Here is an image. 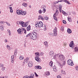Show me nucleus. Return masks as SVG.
Segmentation results:
<instances>
[{
	"instance_id": "f257e3e1",
	"label": "nucleus",
	"mask_w": 78,
	"mask_h": 78,
	"mask_svg": "<svg viewBox=\"0 0 78 78\" xmlns=\"http://www.w3.org/2000/svg\"><path fill=\"white\" fill-rule=\"evenodd\" d=\"M56 9H58V10H59L60 12H62V14H63L64 16H66L67 13H66V12L63 10H62L61 11V10H62V5H57L56 6Z\"/></svg>"
},
{
	"instance_id": "f03ea898",
	"label": "nucleus",
	"mask_w": 78,
	"mask_h": 78,
	"mask_svg": "<svg viewBox=\"0 0 78 78\" xmlns=\"http://www.w3.org/2000/svg\"><path fill=\"white\" fill-rule=\"evenodd\" d=\"M44 24L41 21L38 22L37 23H36L35 26L37 28H41L42 27Z\"/></svg>"
},
{
	"instance_id": "7ed1b4c3",
	"label": "nucleus",
	"mask_w": 78,
	"mask_h": 78,
	"mask_svg": "<svg viewBox=\"0 0 78 78\" xmlns=\"http://www.w3.org/2000/svg\"><path fill=\"white\" fill-rule=\"evenodd\" d=\"M16 13L18 15H23V16H25L27 14L26 11H22L20 10L19 11L17 10Z\"/></svg>"
},
{
	"instance_id": "20e7f679",
	"label": "nucleus",
	"mask_w": 78,
	"mask_h": 78,
	"mask_svg": "<svg viewBox=\"0 0 78 78\" xmlns=\"http://www.w3.org/2000/svg\"><path fill=\"white\" fill-rule=\"evenodd\" d=\"M36 57L35 58V60L37 62H41V58H39V53L37 52L35 53Z\"/></svg>"
},
{
	"instance_id": "39448f33",
	"label": "nucleus",
	"mask_w": 78,
	"mask_h": 78,
	"mask_svg": "<svg viewBox=\"0 0 78 78\" xmlns=\"http://www.w3.org/2000/svg\"><path fill=\"white\" fill-rule=\"evenodd\" d=\"M58 13H59V11L58 10H56L55 13L53 15V19H55L56 21H58V19L57 18V16L58 15Z\"/></svg>"
},
{
	"instance_id": "423d86ee",
	"label": "nucleus",
	"mask_w": 78,
	"mask_h": 78,
	"mask_svg": "<svg viewBox=\"0 0 78 78\" xmlns=\"http://www.w3.org/2000/svg\"><path fill=\"white\" fill-rule=\"evenodd\" d=\"M67 63L68 64V65H69V66H73L74 65V64H73V61L71 60V59H69L67 61Z\"/></svg>"
},
{
	"instance_id": "0eeeda50",
	"label": "nucleus",
	"mask_w": 78,
	"mask_h": 78,
	"mask_svg": "<svg viewBox=\"0 0 78 78\" xmlns=\"http://www.w3.org/2000/svg\"><path fill=\"white\" fill-rule=\"evenodd\" d=\"M21 25L23 27H27L28 24L27 23H25L23 22L22 21Z\"/></svg>"
},
{
	"instance_id": "6e6552de",
	"label": "nucleus",
	"mask_w": 78,
	"mask_h": 78,
	"mask_svg": "<svg viewBox=\"0 0 78 78\" xmlns=\"http://www.w3.org/2000/svg\"><path fill=\"white\" fill-rule=\"evenodd\" d=\"M34 74H32L30 75L29 77L28 76H24V77L23 78H34Z\"/></svg>"
},
{
	"instance_id": "1a4fd4ad",
	"label": "nucleus",
	"mask_w": 78,
	"mask_h": 78,
	"mask_svg": "<svg viewBox=\"0 0 78 78\" xmlns=\"http://www.w3.org/2000/svg\"><path fill=\"white\" fill-rule=\"evenodd\" d=\"M69 46L70 47L72 48H74L75 44H73V41H72L70 42V44H69Z\"/></svg>"
},
{
	"instance_id": "9d476101",
	"label": "nucleus",
	"mask_w": 78,
	"mask_h": 78,
	"mask_svg": "<svg viewBox=\"0 0 78 78\" xmlns=\"http://www.w3.org/2000/svg\"><path fill=\"white\" fill-rule=\"evenodd\" d=\"M58 58L60 60H63V59H64V55H60L59 56Z\"/></svg>"
},
{
	"instance_id": "9b49d317",
	"label": "nucleus",
	"mask_w": 78,
	"mask_h": 78,
	"mask_svg": "<svg viewBox=\"0 0 78 78\" xmlns=\"http://www.w3.org/2000/svg\"><path fill=\"white\" fill-rule=\"evenodd\" d=\"M54 34L55 36H57V28L55 27L54 30Z\"/></svg>"
},
{
	"instance_id": "f8f14e48",
	"label": "nucleus",
	"mask_w": 78,
	"mask_h": 78,
	"mask_svg": "<svg viewBox=\"0 0 78 78\" xmlns=\"http://www.w3.org/2000/svg\"><path fill=\"white\" fill-rule=\"evenodd\" d=\"M30 37L31 39H33V40H35V39H36V37H34L33 35V34H30Z\"/></svg>"
},
{
	"instance_id": "ddd939ff",
	"label": "nucleus",
	"mask_w": 78,
	"mask_h": 78,
	"mask_svg": "<svg viewBox=\"0 0 78 78\" xmlns=\"http://www.w3.org/2000/svg\"><path fill=\"white\" fill-rule=\"evenodd\" d=\"M54 54H55L54 52L53 51H51L49 53V55L51 57H52L54 56Z\"/></svg>"
},
{
	"instance_id": "4468645a",
	"label": "nucleus",
	"mask_w": 78,
	"mask_h": 78,
	"mask_svg": "<svg viewBox=\"0 0 78 78\" xmlns=\"http://www.w3.org/2000/svg\"><path fill=\"white\" fill-rule=\"evenodd\" d=\"M35 67L37 68V69H42L41 66H35Z\"/></svg>"
},
{
	"instance_id": "2eb2a0df",
	"label": "nucleus",
	"mask_w": 78,
	"mask_h": 78,
	"mask_svg": "<svg viewBox=\"0 0 78 78\" xmlns=\"http://www.w3.org/2000/svg\"><path fill=\"white\" fill-rule=\"evenodd\" d=\"M18 33V34H20V33H22V29H19L17 30Z\"/></svg>"
},
{
	"instance_id": "dca6fc26",
	"label": "nucleus",
	"mask_w": 78,
	"mask_h": 78,
	"mask_svg": "<svg viewBox=\"0 0 78 78\" xmlns=\"http://www.w3.org/2000/svg\"><path fill=\"white\" fill-rule=\"evenodd\" d=\"M44 44L46 47H48V42L47 41L44 42Z\"/></svg>"
},
{
	"instance_id": "f3484780",
	"label": "nucleus",
	"mask_w": 78,
	"mask_h": 78,
	"mask_svg": "<svg viewBox=\"0 0 78 78\" xmlns=\"http://www.w3.org/2000/svg\"><path fill=\"white\" fill-rule=\"evenodd\" d=\"M74 51L75 52H78V47H75L74 48Z\"/></svg>"
},
{
	"instance_id": "a211bd4d",
	"label": "nucleus",
	"mask_w": 78,
	"mask_h": 78,
	"mask_svg": "<svg viewBox=\"0 0 78 78\" xmlns=\"http://www.w3.org/2000/svg\"><path fill=\"white\" fill-rule=\"evenodd\" d=\"M41 19V20H44V19L43 17L42 16H39V18L38 19V20H39Z\"/></svg>"
},
{
	"instance_id": "6ab92c4d",
	"label": "nucleus",
	"mask_w": 78,
	"mask_h": 78,
	"mask_svg": "<svg viewBox=\"0 0 78 78\" xmlns=\"http://www.w3.org/2000/svg\"><path fill=\"white\" fill-rule=\"evenodd\" d=\"M28 66L30 67H31L33 66V63L31 62H30L28 64Z\"/></svg>"
},
{
	"instance_id": "aec40b11",
	"label": "nucleus",
	"mask_w": 78,
	"mask_h": 78,
	"mask_svg": "<svg viewBox=\"0 0 78 78\" xmlns=\"http://www.w3.org/2000/svg\"><path fill=\"white\" fill-rule=\"evenodd\" d=\"M28 60H29V58H25L24 59V61H25V62H26V63H27V62H28Z\"/></svg>"
},
{
	"instance_id": "412c9836",
	"label": "nucleus",
	"mask_w": 78,
	"mask_h": 78,
	"mask_svg": "<svg viewBox=\"0 0 78 78\" xmlns=\"http://www.w3.org/2000/svg\"><path fill=\"white\" fill-rule=\"evenodd\" d=\"M67 31L68 33H69V34H70V33H72V30L70 29H68Z\"/></svg>"
},
{
	"instance_id": "4be33fe9",
	"label": "nucleus",
	"mask_w": 78,
	"mask_h": 78,
	"mask_svg": "<svg viewBox=\"0 0 78 78\" xmlns=\"http://www.w3.org/2000/svg\"><path fill=\"white\" fill-rule=\"evenodd\" d=\"M17 49H16L14 53V55L15 56H16V55H17Z\"/></svg>"
},
{
	"instance_id": "5701e85b",
	"label": "nucleus",
	"mask_w": 78,
	"mask_h": 78,
	"mask_svg": "<svg viewBox=\"0 0 78 78\" xmlns=\"http://www.w3.org/2000/svg\"><path fill=\"white\" fill-rule=\"evenodd\" d=\"M0 29L1 31H3V30H4V28L2 25L0 26Z\"/></svg>"
},
{
	"instance_id": "b1692460",
	"label": "nucleus",
	"mask_w": 78,
	"mask_h": 78,
	"mask_svg": "<svg viewBox=\"0 0 78 78\" xmlns=\"http://www.w3.org/2000/svg\"><path fill=\"white\" fill-rule=\"evenodd\" d=\"M32 34H33L34 36L35 37L36 39L37 38V36H36V33L34 32Z\"/></svg>"
},
{
	"instance_id": "393cba45",
	"label": "nucleus",
	"mask_w": 78,
	"mask_h": 78,
	"mask_svg": "<svg viewBox=\"0 0 78 78\" xmlns=\"http://www.w3.org/2000/svg\"><path fill=\"white\" fill-rule=\"evenodd\" d=\"M31 30V28L30 25L27 28V31H30Z\"/></svg>"
},
{
	"instance_id": "a878e982",
	"label": "nucleus",
	"mask_w": 78,
	"mask_h": 78,
	"mask_svg": "<svg viewBox=\"0 0 78 78\" xmlns=\"http://www.w3.org/2000/svg\"><path fill=\"white\" fill-rule=\"evenodd\" d=\"M22 30H23V31H24V33L25 34H26V33H27V30H25V28H21Z\"/></svg>"
},
{
	"instance_id": "bb28decb",
	"label": "nucleus",
	"mask_w": 78,
	"mask_h": 78,
	"mask_svg": "<svg viewBox=\"0 0 78 78\" xmlns=\"http://www.w3.org/2000/svg\"><path fill=\"white\" fill-rule=\"evenodd\" d=\"M49 65L51 67H52L53 66V62L51 61L49 63Z\"/></svg>"
},
{
	"instance_id": "cd10ccee",
	"label": "nucleus",
	"mask_w": 78,
	"mask_h": 78,
	"mask_svg": "<svg viewBox=\"0 0 78 78\" xmlns=\"http://www.w3.org/2000/svg\"><path fill=\"white\" fill-rule=\"evenodd\" d=\"M45 73L46 76H49L50 75V72H47Z\"/></svg>"
},
{
	"instance_id": "c85d7f7f",
	"label": "nucleus",
	"mask_w": 78,
	"mask_h": 78,
	"mask_svg": "<svg viewBox=\"0 0 78 78\" xmlns=\"http://www.w3.org/2000/svg\"><path fill=\"white\" fill-rule=\"evenodd\" d=\"M22 5L23 6H24V7H27V5H28V4L26 3H23Z\"/></svg>"
},
{
	"instance_id": "c756f323",
	"label": "nucleus",
	"mask_w": 78,
	"mask_h": 78,
	"mask_svg": "<svg viewBox=\"0 0 78 78\" xmlns=\"http://www.w3.org/2000/svg\"><path fill=\"white\" fill-rule=\"evenodd\" d=\"M9 9H10V12H13V10H12V7H10Z\"/></svg>"
},
{
	"instance_id": "7c9ffc66",
	"label": "nucleus",
	"mask_w": 78,
	"mask_h": 78,
	"mask_svg": "<svg viewBox=\"0 0 78 78\" xmlns=\"http://www.w3.org/2000/svg\"><path fill=\"white\" fill-rule=\"evenodd\" d=\"M65 64H66V61H64L63 62L62 64L61 65V66H65Z\"/></svg>"
},
{
	"instance_id": "2f4dec72",
	"label": "nucleus",
	"mask_w": 78,
	"mask_h": 78,
	"mask_svg": "<svg viewBox=\"0 0 78 78\" xmlns=\"http://www.w3.org/2000/svg\"><path fill=\"white\" fill-rule=\"evenodd\" d=\"M22 21H17V25H21Z\"/></svg>"
},
{
	"instance_id": "473e14b6",
	"label": "nucleus",
	"mask_w": 78,
	"mask_h": 78,
	"mask_svg": "<svg viewBox=\"0 0 78 78\" xmlns=\"http://www.w3.org/2000/svg\"><path fill=\"white\" fill-rule=\"evenodd\" d=\"M24 58H23V57L22 56H20V60H22Z\"/></svg>"
},
{
	"instance_id": "72a5a7b5",
	"label": "nucleus",
	"mask_w": 78,
	"mask_h": 78,
	"mask_svg": "<svg viewBox=\"0 0 78 78\" xmlns=\"http://www.w3.org/2000/svg\"><path fill=\"white\" fill-rule=\"evenodd\" d=\"M64 2L66 3H68V4H70V2L67 0H64Z\"/></svg>"
},
{
	"instance_id": "f704fd0d",
	"label": "nucleus",
	"mask_w": 78,
	"mask_h": 78,
	"mask_svg": "<svg viewBox=\"0 0 78 78\" xmlns=\"http://www.w3.org/2000/svg\"><path fill=\"white\" fill-rule=\"evenodd\" d=\"M61 72V73H62V74H66V72H65V71L62 70Z\"/></svg>"
},
{
	"instance_id": "c9c22d12",
	"label": "nucleus",
	"mask_w": 78,
	"mask_h": 78,
	"mask_svg": "<svg viewBox=\"0 0 78 78\" xmlns=\"http://www.w3.org/2000/svg\"><path fill=\"white\" fill-rule=\"evenodd\" d=\"M1 70H2V71H5V67H3V66L1 68Z\"/></svg>"
},
{
	"instance_id": "e433bc0d",
	"label": "nucleus",
	"mask_w": 78,
	"mask_h": 78,
	"mask_svg": "<svg viewBox=\"0 0 78 78\" xmlns=\"http://www.w3.org/2000/svg\"><path fill=\"white\" fill-rule=\"evenodd\" d=\"M7 48L9 50H11V48H10V46L9 45H7Z\"/></svg>"
},
{
	"instance_id": "4c0bfd02",
	"label": "nucleus",
	"mask_w": 78,
	"mask_h": 78,
	"mask_svg": "<svg viewBox=\"0 0 78 78\" xmlns=\"http://www.w3.org/2000/svg\"><path fill=\"white\" fill-rule=\"evenodd\" d=\"M68 20L69 22H71V18L70 17H68Z\"/></svg>"
},
{
	"instance_id": "58836bf2",
	"label": "nucleus",
	"mask_w": 78,
	"mask_h": 78,
	"mask_svg": "<svg viewBox=\"0 0 78 78\" xmlns=\"http://www.w3.org/2000/svg\"><path fill=\"white\" fill-rule=\"evenodd\" d=\"M53 70L54 71V72H57V69H56V68H53Z\"/></svg>"
},
{
	"instance_id": "ea45409f",
	"label": "nucleus",
	"mask_w": 78,
	"mask_h": 78,
	"mask_svg": "<svg viewBox=\"0 0 78 78\" xmlns=\"http://www.w3.org/2000/svg\"><path fill=\"white\" fill-rule=\"evenodd\" d=\"M3 64L2 63H0V68H2L3 67Z\"/></svg>"
},
{
	"instance_id": "a19ab883",
	"label": "nucleus",
	"mask_w": 78,
	"mask_h": 78,
	"mask_svg": "<svg viewBox=\"0 0 78 78\" xmlns=\"http://www.w3.org/2000/svg\"><path fill=\"white\" fill-rule=\"evenodd\" d=\"M39 14H42V10L41 9L39 10L38 11Z\"/></svg>"
},
{
	"instance_id": "79ce46f5",
	"label": "nucleus",
	"mask_w": 78,
	"mask_h": 78,
	"mask_svg": "<svg viewBox=\"0 0 78 78\" xmlns=\"http://www.w3.org/2000/svg\"><path fill=\"white\" fill-rule=\"evenodd\" d=\"M46 11V9H44L43 10H42V12H43V13H44Z\"/></svg>"
},
{
	"instance_id": "37998d69",
	"label": "nucleus",
	"mask_w": 78,
	"mask_h": 78,
	"mask_svg": "<svg viewBox=\"0 0 78 78\" xmlns=\"http://www.w3.org/2000/svg\"><path fill=\"white\" fill-rule=\"evenodd\" d=\"M49 35L51 36H53V34L52 33H50Z\"/></svg>"
},
{
	"instance_id": "c03bdc74",
	"label": "nucleus",
	"mask_w": 78,
	"mask_h": 78,
	"mask_svg": "<svg viewBox=\"0 0 78 78\" xmlns=\"http://www.w3.org/2000/svg\"><path fill=\"white\" fill-rule=\"evenodd\" d=\"M44 27L43 30H46V26H45V25H44Z\"/></svg>"
},
{
	"instance_id": "a18cd8bd",
	"label": "nucleus",
	"mask_w": 78,
	"mask_h": 78,
	"mask_svg": "<svg viewBox=\"0 0 78 78\" xmlns=\"http://www.w3.org/2000/svg\"><path fill=\"white\" fill-rule=\"evenodd\" d=\"M63 23H64L65 24H66V21L65 20H63Z\"/></svg>"
},
{
	"instance_id": "49530a36",
	"label": "nucleus",
	"mask_w": 78,
	"mask_h": 78,
	"mask_svg": "<svg viewBox=\"0 0 78 78\" xmlns=\"http://www.w3.org/2000/svg\"><path fill=\"white\" fill-rule=\"evenodd\" d=\"M45 19L46 20H48V17L46 16L45 17Z\"/></svg>"
},
{
	"instance_id": "de8ad7c7",
	"label": "nucleus",
	"mask_w": 78,
	"mask_h": 78,
	"mask_svg": "<svg viewBox=\"0 0 78 78\" xmlns=\"http://www.w3.org/2000/svg\"><path fill=\"white\" fill-rule=\"evenodd\" d=\"M58 56V54H57L55 55L54 56V58H56V57H57V56Z\"/></svg>"
},
{
	"instance_id": "09e8293b",
	"label": "nucleus",
	"mask_w": 78,
	"mask_h": 78,
	"mask_svg": "<svg viewBox=\"0 0 78 78\" xmlns=\"http://www.w3.org/2000/svg\"><path fill=\"white\" fill-rule=\"evenodd\" d=\"M6 24H7V25H9V26H10L11 25V24H9V23H7V22H6Z\"/></svg>"
},
{
	"instance_id": "8fccbe9b",
	"label": "nucleus",
	"mask_w": 78,
	"mask_h": 78,
	"mask_svg": "<svg viewBox=\"0 0 78 78\" xmlns=\"http://www.w3.org/2000/svg\"><path fill=\"white\" fill-rule=\"evenodd\" d=\"M75 68H76V70H78V66H76Z\"/></svg>"
},
{
	"instance_id": "3c124183",
	"label": "nucleus",
	"mask_w": 78,
	"mask_h": 78,
	"mask_svg": "<svg viewBox=\"0 0 78 78\" xmlns=\"http://www.w3.org/2000/svg\"><path fill=\"white\" fill-rule=\"evenodd\" d=\"M30 34H31V33H29V34L28 35H27L26 36V37H28V36H30Z\"/></svg>"
},
{
	"instance_id": "603ef678",
	"label": "nucleus",
	"mask_w": 78,
	"mask_h": 78,
	"mask_svg": "<svg viewBox=\"0 0 78 78\" xmlns=\"http://www.w3.org/2000/svg\"><path fill=\"white\" fill-rule=\"evenodd\" d=\"M12 62H14V58H11Z\"/></svg>"
},
{
	"instance_id": "864d4df0",
	"label": "nucleus",
	"mask_w": 78,
	"mask_h": 78,
	"mask_svg": "<svg viewBox=\"0 0 78 78\" xmlns=\"http://www.w3.org/2000/svg\"><path fill=\"white\" fill-rule=\"evenodd\" d=\"M61 2V1H58L57 2H56V3H59V2Z\"/></svg>"
},
{
	"instance_id": "5fc2aeb1",
	"label": "nucleus",
	"mask_w": 78,
	"mask_h": 78,
	"mask_svg": "<svg viewBox=\"0 0 78 78\" xmlns=\"http://www.w3.org/2000/svg\"><path fill=\"white\" fill-rule=\"evenodd\" d=\"M57 78H61V76H57Z\"/></svg>"
},
{
	"instance_id": "6e6d98bb",
	"label": "nucleus",
	"mask_w": 78,
	"mask_h": 78,
	"mask_svg": "<svg viewBox=\"0 0 78 78\" xmlns=\"http://www.w3.org/2000/svg\"><path fill=\"white\" fill-rule=\"evenodd\" d=\"M7 31L9 33H10L11 32V31H10V30H9L8 29L7 30Z\"/></svg>"
},
{
	"instance_id": "4d7b16f0",
	"label": "nucleus",
	"mask_w": 78,
	"mask_h": 78,
	"mask_svg": "<svg viewBox=\"0 0 78 78\" xmlns=\"http://www.w3.org/2000/svg\"><path fill=\"white\" fill-rule=\"evenodd\" d=\"M11 59H14V55H12L11 56Z\"/></svg>"
},
{
	"instance_id": "13d9d810",
	"label": "nucleus",
	"mask_w": 78,
	"mask_h": 78,
	"mask_svg": "<svg viewBox=\"0 0 78 78\" xmlns=\"http://www.w3.org/2000/svg\"><path fill=\"white\" fill-rule=\"evenodd\" d=\"M9 33V34L10 36H11V32H10Z\"/></svg>"
},
{
	"instance_id": "bf43d9fd",
	"label": "nucleus",
	"mask_w": 78,
	"mask_h": 78,
	"mask_svg": "<svg viewBox=\"0 0 78 78\" xmlns=\"http://www.w3.org/2000/svg\"><path fill=\"white\" fill-rule=\"evenodd\" d=\"M0 23H3V21H1L0 22Z\"/></svg>"
},
{
	"instance_id": "052dcab7",
	"label": "nucleus",
	"mask_w": 78,
	"mask_h": 78,
	"mask_svg": "<svg viewBox=\"0 0 78 78\" xmlns=\"http://www.w3.org/2000/svg\"><path fill=\"white\" fill-rule=\"evenodd\" d=\"M35 76H38V75L36 73H35Z\"/></svg>"
},
{
	"instance_id": "680f3d73",
	"label": "nucleus",
	"mask_w": 78,
	"mask_h": 78,
	"mask_svg": "<svg viewBox=\"0 0 78 78\" xmlns=\"http://www.w3.org/2000/svg\"><path fill=\"white\" fill-rule=\"evenodd\" d=\"M23 66H24L25 64V62H23Z\"/></svg>"
},
{
	"instance_id": "e2e57ef3",
	"label": "nucleus",
	"mask_w": 78,
	"mask_h": 78,
	"mask_svg": "<svg viewBox=\"0 0 78 78\" xmlns=\"http://www.w3.org/2000/svg\"><path fill=\"white\" fill-rule=\"evenodd\" d=\"M5 42H8V41H7V40H6V39L5 40Z\"/></svg>"
},
{
	"instance_id": "0e129e2a",
	"label": "nucleus",
	"mask_w": 78,
	"mask_h": 78,
	"mask_svg": "<svg viewBox=\"0 0 78 78\" xmlns=\"http://www.w3.org/2000/svg\"><path fill=\"white\" fill-rule=\"evenodd\" d=\"M8 78V76H5L4 77V78Z\"/></svg>"
},
{
	"instance_id": "69168bd1",
	"label": "nucleus",
	"mask_w": 78,
	"mask_h": 78,
	"mask_svg": "<svg viewBox=\"0 0 78 78\" xmlns=\"http://www.w3.org/2000/svg\"><path fill=\"white\" fill-rule=\"evenodd\" d=\"M40 55H41L42 56L43 55V54L41 52V53H40Z\"/></svg>"
},
{
	"instance_id": "338daca9",
	"label": "nucleus",
	"mask_w": 78,
	"mask_h": 78,
	"mask_svg": "<svg viewBox=\"0 0 78 78\" xmlns=\"http://www.w3.org/2000/svg\"><path fill=\"white\" fill-rule=\"evenodd\" d=\"M0 78H4V77H0Z\"/></svg>"
},
{
	"instance_id": "774afa93",
	"label": "nucleus",
	"mask_w": 78,
	"mask_h": 78,
	"mask_svg": "<svg viewBox=\"0 0 78 78\" xmlns=\"http://www.w3.org/2000/svg\"><path fill=\"white\" fill-rule=\"evenodd\" d=\"M30 8H31V6L30 5L29 6Z\"/></svg>"
}]
</instances>
